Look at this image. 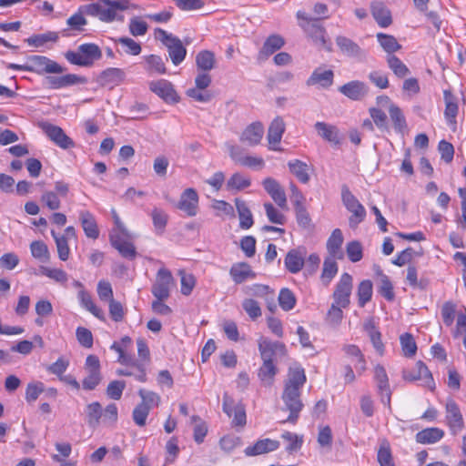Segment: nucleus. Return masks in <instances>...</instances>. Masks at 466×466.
I'll return each instance as SVG.
<instances>
[{"instance_id": "f8f14e48", "label": "nucleus", "mask_w": 466, "mask_h": 466, "mask_svg": "<svg viewBox=\"0 0 466 466\" xmlns=\"http://www.w3.org/2000/svg\"><path fill=\"white\" fill-rule=\"evenodd\" d=\"M126 78V73L123 69L117 67H108L103 70L96 77V83L103 87L113 89L121 85Z\"/></svg>"}, {"instance_id": "a878e982", "label": "nucleus", "mask_w": 466, "mask_h": 466, "mask_svg": "<svg viewBox=\"0 0 466 466\" xmlns=\"http://www.w3.org/2000/svg\"><path fill=\"white\" fill-rule=\"evenodd\" d=\"M263 135V125L260 122H254L242 132L240 141L253 147L260 143Z\"/></svg>"}, {"instance_id": "338daca9", "label": "nucleus", "mask_w": 466, "mask_h": 466, "mask_svg": "<svg viewBox=\"0 0 466 466\" xmlns=\"http://www.w3.org/2000/svg\"><path fill=\"white\" fill-rule=\"evenodd\" d=\"M264 208L268 220L271 223L278 225H284L286 221L285 216L278 210L271 203L267 202L264 204Z\"/></svg>"}, {"instance_id": "bf43d9fd", "label": "nucleus", "mask_w": 466, "mask_h": 466, "mask_svg": "<svg viewBox=\"0 0 466 466\" xmlns=\"http://www.w3.org/2000/svg\"><path fill=\"white\" fill-rule=\"evenodd\" d=\"M279 303L283 310L289 311L295 307L296 297L290 289L284 288L279 292Z\"/></svg>"}, {"instance_id": "13d9d810", "label": "nucleus", "mask_w": 466, "mask_h": 466, "mask_svg": "<svg viewBox=\"0 0 466 466\" xmlns=\"http://www.w3.org/2000/svg\"><path fill=\"white\" fill-rule=\"evenodd\" d=\"M59 38L58 33L48 31L44 34L35 35L27 39L29 45L35 47L44 46L47 42H56Z\"/></svg>"}, {"instance_id": "58836bf2", "label": "nucleus", "mask_w": 466, "mask_h": 466, "mask_svg": "<svg viewBox=\"0 0 466 466\" xmlns=\"http://www.w3.org/2000/svg\"><path fill=\"white\" fill-rule=\"evenodd\" d=\"M288 167L300 183L307 184L309 181L310 177L307 163L299 159H293L288 162Z\"/></svg>"}, {"instance_id": "864d4df0", "label": "nucleus", "mask_w": 466, "mask_h": 466, "mask_svg": "<svg viewBox=\"0 0 466 466\" xmlns=\"http://www.w3.org/2000/svg\"><path fill=\"white\" fill-rule=\"evenodd\" d=\"M30 251L32 256L40 262H48L50 259V252L47 246L40 240L33 241L30 244Z\"/></svg>"}, {"instance_id": "774afa93", "label": "nucleus", "mask_w": 466, "mask_h": 466, "mask_svg": "<svg viewBox=\"0 0 466 466\" xmlns=\"http://www.w3.org/2000/svg\"><path fill=\"white\" fill-rule=\"evenodd\" d=\"M456 313V305L452 301H446L441 307V314L444 324L451 326Z\"/></svg>"}, {"instance_id": "20e7f679", "label": "nucleus", "mask_w": 466, "mask_h": 466, "mask_svg": "<svg viewBox=\"0 0 466 466\" xmlns=\"http://www.w3.org/2000/svg\"><path fill=\"white\" fill-rule=\"evenodd\" d=\"M155 33L157 37L167 48L172 63L175 66L182 63L187 56V49L184 47L181 40L177 36L161 28H157Z\"/></svg>"}, {"instance_id": "5701e85b", "label": "nucleus", "mask_w": 466, "mask_h": 466, "mask_svg": "<svg viewBox=\"0 0 466 466\" xmlns=\"http://www.w3.org/2000/svg\"><path fill=\"white\" fill-rule=\"evenodd\" d=\"M306 250L304 248L290 249L285 258L284 264L288 271L299 273L305 265Z\"/></svg>"}, {"instance_id": "f03ea898", "label": "nucleus", "mask_w": 466, "mask_h": 466, "mask_svg": "<svg viewBox=\"0 0 466 466\" xmlns=\"http://www.w3.org/2000/svg\"><path fill=\"white\" fill-rule=\"evenodd\" d=\"M129 0H99L96 3L84 5V11L87 15L97 17L105 23H111L115 20L123 21L124 15L121 12L128 9Z\"/></svg>"}, {"instance_id": "680f3d73", "label": "nucleus", "mask_w": 466, "mask_h": 466, "mask_svg": "<svg viewBox=\"0 0 466 466\" xmlns=\"http://www.w3.org/2000/svg\"><path fill=\"white\" fill-rule=\"evenodd\" d=\"M151 218L156 231L162 233L167 223V214L164 210L155 208L151 212Z\"/></svg>"}, {"instance_id": "6e6d98bb", "label": "nucleus", "mask_w": 466, "mask_h": 466, "mask_svg": "<svg viewBox=\"0 0 466 466\" xmlns=\"http://www.w3.org/2000/svg\"><path fill=\"white\" fill-rule=\"evenodd\" d=\"M360 307H364L372 296V283L369 279L362 280L358 287L357 291Z\"/></svg>"}, {"instance_id": "0eeeda50", "label": "nucleus", "mask_w": 466, "mask_h": 466, "mask_svg": "<svg viewBox=\"0 0 466 466\" xmlns=\"http://www.w3.org/2000/svg\"><path fill=\"white\" fill-rule=\"evenodd\" d=\"M29 72H35L38 75L45 74H63L66 68L50 58L44 56H31L28 57Z\"/></svg>"}, {"instance_id": "72a5a7b5", "label": "nucleus", "mask_w": 466, "mask_h": 466, "mask_svg": "<svg viewBox=\"0 0 466 466\" xmlns=\"http://www.w3.org/2000/svg\"><path fill=\"white\" fill-rule=\"evenodd\" d=\"M285 346L280 342H273L270 339L261 337L258 340V350L263 360H272L277 351L284 350Z\"/></svg>"}, {"instance_id": "8fccbe9b", "label": "nucleus", "mask_w": 466, "mask_h": 466, "mask_svg": "<svg viewBox=\"0 0 466 466\" xmlns=\"http://www.w3.org/2000/svg\"><path fill=\"white\" fill-rule=\"evenodd\" d=\"M51 235L56 245L58 258L62 261H66L70 255L67 238L65 235L57 234L55 230L51 231Z\"/></svg>"}, {"instance_id": "ea45409f", "label": "nucleus", "mask_w": 466, "mask_h": 466, "mask_svg": "<svg viewBox=\"0 0 466 466\" xmlns=\"http://www.w3.org/2000/svg\"><path fill=\"white\" fill-rule=\"evenodd\" d=\"M78 299L83 308H85L100 320H105V314L103 310L93 302L92 297L87 291L85 289L79 290Z\"/></svg>"}, {"instance_id": "a19ab883", "label": "nucleus", "mask_w": 466, "mask_h": 466, "mask_svg": "<svg viewBox=\"0 0 466 466\" xmlns=\"http://www.w3.org/2000/svg\"><path fill=\"white\" fill-rule=\"evenodd\" d=\"M251 185L249 177L237 172L234 173L226 183V189L228 191H240Z\"/></svg>"}, {"instance_id": "473e14b6", "label": "nucleus", "mask_w": 466, "mask_h": 466, "mask_svg": "<svg viewBox=\"0 0 466 466\" xmlns=\"http://www.w3.org/2000/svg\"><path fill=\"white\" fill-rule=\"evenodd\" d=\"M363 329L369 335L370 341L380 355L384 353V345L381 340V334L376 328L375 322L372 319H368L364 321Z\"/></svg>"}, {"instance_id": "603ef678", "label": "nucleus", "mask_w": 466, "mask_h": 466, "mask_svg": "<svg viewBox=\"0 0 466 466\" xmlns=\"http://www.w3.org/2000/svg\"><path fill=\"white\" fill-rule=\"evenodd\" d=\"M277 369L273 364V360H263V364L258 370V377L260 380L267 386L272 384L273 378L276 375Z\"/></svg>"}, {"instance_id": "37998d69", "label": "nucleus", "mask_w": 466, "mask_h": 466, "mask_svg": "<svg viewBox=\"0 0 466 466\" xmlns=\"http://www.w3.org/2000/svg\"><path fill=\"white\" fill-rule=\"evenodd\" d=\"M389 114L393 123L395 131L403 135L407 129V123L400 108L394 104H390L389 107Z\"/></svg>"}, {"instance_id": "6e6552de", "label": "nucleus", "mask_w": 466, "mask_h": 466, "mask_svg": "<svg viewBox=\"0 0 466 466\" xmlns=\"http://www.w3.org/2000/svg\"><path fill=\"white\" fill-rule=\"evenodd\" d=\"M352 277L349 273H343L337 283L332 298L333 302L343 308H348L350 303V295L352 291Z\"/></svg>"}, {"instance_id": "7c9ffc66", "label": "nucleus", "mask_w": 466, "mask_h": 466, "mask_svg": "<svg viewBox=\"0 0 466 466\" xmlns=\"http://www.w3.org/2000/svg\"><path fill=\"white\" fill-rule=\"evenodd\" d=\"M143 68L149 75H164L167 68L164 60L157 55H148L143 56Z\"/></svg>"}, {"instance_id": "a18cd8bd", "label": "nucleus", "mask_w": 466, "mask_h": 466, "mask_svg": "<svg viewBox=\"0 0 466 466\" xmlns=\"http://www.w3.org/2000/svg\"><path fill=\"white\" fill-rule=\"evenodd\" d=\"M376 37L382 49L388 53V55H393L401 48L397 39L391 35L378 33Z\"/></svg>"}, {"instance_id": "ddd939ff", "label": "nucleus", "mask_w": 466, "mask_h": 466, "mask_svg": "<svg viewBox=\"0 0 466 466\" xmlns=\"http://www.w3.org/2000/svg\"><path fill=\"white\" fill-rule=\"evenodd\" d=\"M335 41L336 45L343 55L351 58H355L359 61H363L366 59L367 52L352 39L344 35H338Z\"/></svg>"}, {"instance_id": "9d476101", "label": "nucleus", "mask_w": 466, "mask_h": 466, "mask_svg": "<svg viewBox=\"0 0 466 466\" xmlns=\"http://www.w3.org/2000/svg\"><path fill=\"white\" fill-rule=\"evenodd\" d=\"M133 236L129 232V236L124 234L116 235V233H109V241L113 248H115L119 254L129 260H133L137 257L136 247L132 243Z\"/></svg>"}, {"instance_id": "3c124183", "label": "nucleus", "mask_w": 466, "mask_h": 466, "mask_svg": "<svg viewBox=\"0 0 466 466\" xmlns=\"http://www.w3.org/2000/svg\"><path fill=\"white\" fill-rule=\"evenodd\" d=\"M83 8L84 5L79 6L78 10L66 20V25L70 29L83 31L84 27L87 25V21L85 17V15H87Z\"/></svg>"}, {"instance_id": "7ed1b4c3", "label": "nucleus", "mask_w": 466, "mask_h": 466, "mask_svg": "<svg viewBox=\"0 0 466 466\" xmlns=\"http://www.w3.org/2000/svg\"><path fill=\"white\" fill-rule=\"evenodd\" d=\"M65 58L72 65L90 67L102 57L100 47L93 43L80 45L76 50H68Z\"/></svg>"}, {"instance_id": "9b49d317", "label": "nucleus", "mask_w": 466, "mask_h": 466, "mask_svg": "<svg viewBox=\"0 0 466 466\" xmlns=\"http://www.w3.org/2000/svg\"><path fill=\"white\" fill-rule=\"evenodd\" d=\"M223 411L228 416H233L232 424L243 427L246 424V411L242 403H235V400L227 392L223 395Z\"/></svg>"}, {"instance_id": "423d86ee", "label": "nucleus", "mask_w": 466, "mask_h": 466, "mask_svg": "<svg viewBox=\"0 0 466 466\" xmlns=\"http://www.w3.org/2000/svg\"><path fill=\"white\" fill-rule=\"evenodd\" d=\"M341 198L346 208L351 213L350 226L356 228L366 217V210L347 186L341 189Z\"/></svg>"}, {"instance_id": "4be33fe9", "label": "nucleus", "mask_w": 466, "mask_h": 466, "mask_svg": "<svg viewBox=\"0 0 466 466\" xmlns=\"http://www.w3.org/2000/svg\"><path fill=\"white\" fill-rule=\"evenodd\" d=\"M198 196L195 189H186L180 197L177 208L188 217H194L198 213Z\"/></svg>"}, {"instance_id": "4468645a", "label": "nucleus", "mask_w": 466, "mask_h": 466, "mask_svg": "<svg viewBox=\"0 0 466 466\" xmlns=\"http://www.w3.org/2000/svg\"><path fill=\"white\" fill-rule=\"evenodd\" d=\"M285 129V123L280 116H277L272 120L267 134L269 150L278 152L283 151V148L279 147V143L281 142Z\"/></svg>"}, {"instance_id": "e2e57ef3", "label": "nucleus", "mask_w": 466, "mask_h": 466, "mask_svg": "<svg viewBox=\"0 0 466 466\" xmlns=\"http://www.w3.org/2000/svg\"><path fill=\"white\" fill-rule=\"evenodd\" d=\"M147 28V24L138 16H134L129 21L128 29L133 36L145 35Z\"/></svg>"}, {"instance_id": "a211bd4d", "label": "nucleus", "mask_w": 466, "mask_h": 466, "mask_svg": "<svg viewBox=\"0 0 466 466\" xmlns=\"http://www.w3.org/2000/svg\"><path fill=\"white\" fill-rule=\"evenodd\" d=\"M374 380L377 383L378 391L381 396L382 403L390 406L391 390L390 388L389 378L385 368L380 364L374 367Z\"/></svg>"}, {"instance_id": "f704fd0d", "label": "nucleus", "mask_w": 466, "mask_h": 466, "mask_svg": "<svg viewBox=\"0 0 466 466\" xmlns=\"http://www.w3.org/2000/svg\"><path fill=\"white\" fill-rule=\"evenodd\" d=\"M371 14L378 25L382 28L388 27L392 23L390 10L380 2L371 5Z\"/></svg>"}, {"instance_id": "69168bd1", "label": "nucleus", "mask_w": 466, "mask_h": 466, "mask_svg": "<svg viewBox=\"0 0 466 466\" xmlns=\"http://www.w3.org/2000/svg\"><path fill=\"white\" fill-rule=\"evenodd\" d=\"M403 354L406 357H412L417 351V345L413 337L410 333H405L400 338Z\"/></svg>"}, {"instance_id": "1a4fd4ad", "label": "nucleus", "mask_w": 466, "mask_h": 466, "mask_svg": "<svg viewBox=\"0 0 466 466\" xmlns=\"http://www.w3.org/2000/svg\"><path fill=\"white\" fill-rule=\"evenodd\" d=\"M174 279L171 272L162 268L157 271L156 281L152 286V294L158 299H167L170 296V289Z\"/></svg>"}, {"instance_id": "39448f33", "label": "nucleus", "mask_w": 466, "mask_h": 466, "mask_svg": "<svg viewBox=\"0 0 466 466\" xmlns=\"http://www.w3.org/2000/svg\"><path fill=\"white\" fill-rule=\"evenodd\" d=\"M299 20V25L312 40L321 46H325V28L319 25L318 19L311 18L304 11H298L296 15Z\"/></svg>"}, {"instance_id": "2f4dec72", "label": "nucleus", "mask_w": 466, "mask_h": 466, "mask_svg": "<svg viewBox=\"0 0 466 466\" xmlns=\"http://www.w3.org/2000/svg\"><path fill=\"white\" fill-rule=\"evenodd\" d=\"M334 74L332 70H324L317 68L307 80L308 86L319 85L321 87H329L333 83Z\"/></svg>"}, {"instance_id": "09e8293b", "label": "nucleus", "mask_w": 466, "mask_h": 466, "mask_svg": "<svg viewBox=\"0 0 466 466\" xmlns=\"http://www.w3.org/2000/svg\"><path fill=\"white\" fill-rule=\"evenodd\" d=\"M336 259L337 258H333V257H329L324 260L320 279L325 285H329L338 273V264Z\"/></svg>"}, {"instance_id": "79ce46f5", "label": "nucleus", "mask_w": 466, "mask_h": 466, "mask_svg": "<svg viewBox=\"0 0 466 466\" xmlns=\"http://www.w3.org/2000/svg\"><path fill=\"white\" fill-rule=\"evenodd\" d=\"M315 128L318 132V134L325 140L333 143V144H339V137L338 129L329 124H326L324 122H317L315 124Z\"/></svg>"}, {"instance_id": "f257e3e1", "label": "nucleus", "mask_w": 466, "mask_h": 466, "mask_svg": "<svg viewBox=\"0 0 466 466\" xmlns=\"http://www.w3.org/2000/svg\"><path fill=\"white\" fill-rule=\"evenodd\" d=\"M306 380L305 370L301 366L296 364L289 367L281 396L284 410L289 411V415L281 423L290 422L295 424L297 422L304 407L301 400V390Z\"/></svg>"}, {"instance_id": "5fc2aeb1", "label": "nucleus", "mask_w": 466, "mask_h": 466, "mask_svg": "<svg viewBox=\"0 0 466 466\" xmlns=\"http://www.w3.org/2000/svg\"><path fill=\"white\" fill-rule=\"evenodd\" d=\"M114 41L116 44L121 45L127 55L137 56L141 53V45L130 37L122 36L116 38Z\"/></svg>"}, {"instance_id": "c85d7f7f", "label": "nucleus", "mask_w": 466, "mask_h": 466, "mask_svg": "<svg viewBox=\"0 0 466 466\" xmlns=\"http://www.w3.org/2000/svg\"><path fill=\"white\" fill-rule=\"evenodd\" d=\"M339 92L352 100H359L368 92V86L364 82L353 80L341 86Z\"/></svg>"}, {"instance_id": "6ab92c4d", "label": "nucleus", "mask_w": 466, "mask_h": 466, "mask_svg": "<svg viewBox=\"0 0 466 466\" xmlns=\"http://www.w3.org/2000/svg\"><path fill=\"white\" fill-rule=\"evenodd\" d=\"M262 186L273 201L280 208H287V197L283 187L279 181L273 177H266Z\"/></svg>"}, {"instance_id": "49530a36", "label": "nucleus", "mask_w": 466, "mask_h": 466, "mask_svg": "<svg viewBox=\"0 0 466 466\" xmlns=\"http://www.w3.org/2000/svg\"><path fill=\"white\" fill-rule=\"evenodd\" d=\"M196 65L198 70L208 72L215 66V55L208 50H203L196 56Z\"/></svg>"}, {"instance_id": "412c9836", "label": "nucleus", "mask_w": 466, "mask_h": 466, "mask_svg": "<svg viewBox=\"0 0 466 466\" xmlns=\"http://www.w3.org/2000/svg\"><path fill=\"white\" fill-rule=\"evenodd\" d=\"M417 375L413 376L409 370H404L402 377L405 380L415 381L422 380L424 386L428 387L431 390L435 389L434 380L432 374L428 367L420 360L416 363Z\"/></svg>"}, {"instance_id": "4c0bfd02", "label": "nucleus", "mask_w": 466, "mask_h": 466, "mask_svg": "<svg viewBox=\"0 0 466 466\" xmlns=\"http://www.w3.org/2000/svg\"><path fill=\"white\" fill-rule=\"evenodd\" d=\"M116 374L119 376L134 377L139 382H146L147 380L144 364L137 361L131 362L130 366L127 369L117 370Z\"/></svg>"}, {"instance_id": "f3484780", "label": "nucleus", "mask_w": 466, "mask_h": 466, "mask_svg": "<svg viewBox=\"0 0 466 466\" xmlns=\"http://www.w3.org/2000/svg\"><path fill=\"white\" fill-rule=\"evenodd\" d=\"M42 129L45 134L52 140L56 146L63 149H67L74 147L73 140L66 135L64 130L50 123H43Z\"/></svg>"}, {"instance_id": "393cba45", "label": "nucleus", "mask_w": 466, "mask_h": 466, "mask_svg": "<svg viewBox=\"0 0 466 466\" xmlns=\"http://www.w3.org/2000/svg\"><path fill=\"white\" fill-rule=\"evenodd\" d=\"M78 218L85 235L88 238L96 239L99 237V228L95 216L86 209L78 211Z\"/></svg>"}, {"instance_id": "de8ad7c7", "label": "nucleus", "mask_w": 466, "mask_h": 466, "mask_svg": "<svg viewBox=\"0 0 466 466\" xmlns=\"http://www.w3.org/2000/svg\"><path fill=\"white\" fill-rule=\"evenodd\" d=\"M85 412L87 424L90 427H96L103 413L101 404L97 401L92 402L86 407Z\"/></svg>"}, {"instance_id": "2eb2a0df", "label": "nucleus", "mask_w": 466, "mask_h": 466, "mask_svg": "<svg viewBox=\"0 0 466 466\" xmlns=\"http://www.w3.org/2000/svg\"><path fill=\"white\" fill-rule=\"evenodd\" d=\"M149 89L167 103H177L179 99L171 82L166 79L151 81Z\"/></svg>"}, {"instance_id": "e433bc0d", "label": "nucleus", "mask_w": 466, "mask_h": 466, "mask_svg": "<svg viewBox=\"0 0 466 466\" xmlns=\"http://www.w3.org/2000/svg\"><path fill=\"white\" fill-rule=\"evenodd\" d=\"M444 436V431L440 428H427L419 431L415 440L421 444H433L441 441Z\"/></svg>"}, {"instance_id": "052dcab7", "label": "nucleus", "mask_w": 466, "mask_h": 466, "mask_svg": "<svg viewBox=\"0 0 466 466\" xmlns=\"http://www.w3.org/2000/svg\"><path fill=\"white\" fill-rule=\"evenodd\" d=\"M138 395L142 400L140 404H144L148 410L157 407L160 403V396L154 391L140 389L138 390Z\"/></svg>"}, {"instance_id": "c9c22d12", "label": "nucleus", "mask_w": 466, "mask_h": 466, "mask_svg": "<svg viewBox=\"0 0 466 466\" xmlns=\"http://www.w3.org/2000/svg\"><path fill=\"white\" fill-rule=\"evenodd\" d=\"M236 208L239 218V227L242 229L250 228L253 224V216L247 203L239 198L235 199Z\"/></svg>"}, {"instance_id": "c03bdc74", "label": "nucleus", "mask_w": 466, "mask_h": 466, "mask_svg": "<svg viewBox=\"0 0 466 466\" xmlns=\"http://www.w3.org/2000/svg\"><path fill=\"white\" fill-rule=\"evenodd\" d=\"M387 65L392 73L399 78H403L410 75L408 66L395 55H388L386 57Z\"/></svg>"}, {"instance_id": "bb28decb", "label": "nucleus", "mask_w": 466, "mask_h": 466, "mask_svg": "<svg viewBox=\"0 0 466 466\" xmlns=\"http://www.w3.org/2000/svg\"><path fill=\"white\" fill-rule=\"evenodd\" d=\"M229 275L236 284H241L248 279H254L257 274L251 269V267L245 262L233 264L229 270Z\"/></svg>"}, {"instance_id": "0e129e2a", "label": "nucleus", "mask_w": 466, "mask_h": 466, "mask_svg": "<svg viewBox=\"0 0 466 466\" xmlns=\"http://www.w3.org/2000/svg\"><path fill=\"white\" fill-rule=\"evenodd\" d=\"M346 252L349 259L355 263L361 260L363 257V248L360 242L357 240L350 241L346 246Z\"/></svg>"}, {"instance_id": "cd10ccee", "label": "nucleus", "mask_w": 466, "mask_h": 466, "mask_svg": "<svg viewBox=\"0 0 466 466\" xmlns=\"http://www.w3.org/2000/svg\"><path fill=\"white\" fill-rule=\"evenodd\" d=\"M343 241L344 238L342 231L339 228L334 229L326 244L329 257H333V258L338 259H342L344 258V254L341 249Z\"/></svg>"}, {"instance_id": "dca6fc26", "label": "nucleus", "mask_w": 466, "mask_h": 466, "mask_svg": "<svg viewBox=\"0 0 466 466\" xmlns=\"http://www.w3.org/2000/svg\"><path fill=\"white\" fill-rule=\"evenodd\" d=\"M446 421L453 435H457L464 427L462 414L453 400H449L446 403Z\"/></svg>"}, {"instance_id": "b1692460", "label": "nucleus", "mask_w": 466, "mask_h": 466, "mask_svg": "<svg viewBox=\"0 0 466 466\" xmlns=\"http://www.w3.org/2000/svg\"><path fill=\"white\" fill-rule=\"evenodd\" d=\"M279 441L271 439L258 440L253 445L248 446L244 450V453L248 457L258 456L265 453L274 451L279 448Z\"/></svg>"}, {"instance_id": "4d7b16f0", "label": "nucleus", "mask_w": 466, "mask_h": 466, "mask_svg": "<svg viewBox=\"0 0 466 466\" xmlns=\"http://www.w3.org/2000/svg\"><path fill=\"white\" fill-rule=\"evenodd\" d=\"M39 270L42 275L53 279L57 283L66 284L68 280L67 273L61 268H53L42 266L39 268Z\"/></svg>"}, {"instance_id": "aec40b11", "label": "nucleus", "mask_w": 466, "mask_h": 466, "mask_svg": "<svg viewBox=\"0 0 466 466\" xmlns=\"http://www.w3.org/2000/svg\"><path fill=\"white\" fill-rule=\"evenodd\" d=\"M46 82L50 88L60 89L74 85L85 84L86 79L76 74H66L59 76H46Z\"/></svg>"}, {"instance_id": "c756f323", "label": "nucleus", "mask_w": 466, "mask_h": 466, "mask_svg": "<svg viewBox=\"0 0 466 466\" xmlns=\"http://www.w3.org/2000/svg\"><path fill=\"white\" fill-rule=\"evenodd\" d=\"M285 45L284 38L279 35H269L263 44L262 48L258 52V59L266 60L278 50L281 49Z\"/></svg>"}]
</instances>
